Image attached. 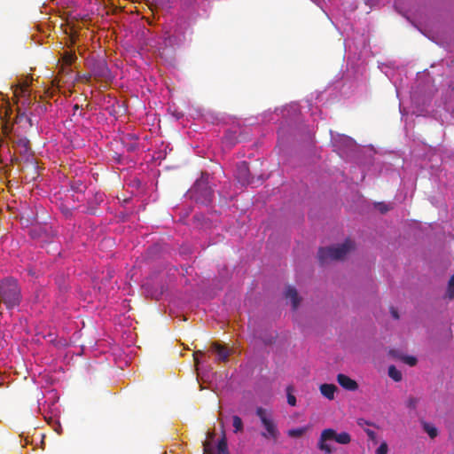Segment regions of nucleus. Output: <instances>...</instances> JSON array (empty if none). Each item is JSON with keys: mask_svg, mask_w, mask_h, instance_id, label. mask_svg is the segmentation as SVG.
Segmentation results:
<instances>
[{"mask_svg": "<svg viewBox=\"0 0 454 454\" xmlns=\"http://www.w3.org/2000/svg\"><path fill=\"white\" fill-rule=\"evenodd\" d=\"M217 454H229L227 441L225 436H223L217 444Z\"/></svg>", "mask_w": 454, "mask_h": 454, "instance_id": "nucleus-17", "label": "nucleus"}, {"mask_svg": "<svg viewBox=\"0 0 454 454\" xmlns=\"http://www.w3.org/2000/svg\"><path fill=\"white\" fill-rule=\"evenodd\" d=\"M390 313L395 319H396V320L399 319V313L395 308L391 307Z\"/></svg>", "mask_w": 454, "mask_h": 454, "instance_id": "nucleus-29", "label": "nucleus"}, {"mask_svg": "<svg viewBox=\"0 0 454 454\" xmlns=\"http://www.w3.org/2000/svg\"><path fill=\"white\" fill-rule=\"evenodd\" d=\"M108 72V69L105 67L104 69L102 70V76H105V73Z\"/></svg>", "mask_w": 454, "mask_h": 454, "instance_id": "nucleus-32", "label": "nucleus"}, {"mask_svg": "<svg viewBox=\"0 0 454 454\" xmlns=\"http://www.w3.org/2000/svg\"><path fill=\"white\" fill-rule=\"evenodd\" d=\"M388 446L386 442H382L375 450V454H387Z\"/></svg>", "mask_w": 454, "mask_h": 454, "instance_id": "nucleus-25", "label": "nucleus"}, {"mask_svg": "<svg viewBox=\"0 0 454 454\" xmlns=\"http://www.w3.org/2000/svg\"><path fill=\"white\" fill-rule=\"evenodd\" d=\"M137 148V144L136 142L130 143L127 145V150L129 152H133Z\"/></svg>", "mask_w": 454, "mask_h": 454, "instance_id": "nucleus-30", "label": "nucleus"}, {"mask_svg": "<svg viewBox=\"0 0 454 454\" xmlns=\"http://www.w3.org/2000/svg\"><path fill=\"white\" fill-rule=\"evenodd\" d=\"M71 188L76 192L82 193L86 190V185L81 180H74L71 184Z\"/></svg>", "mask_w": 454, "mask_h": 454, "instance_id": "nucleus-19", "label": "nucleus"}, {"mask_svg": "<svg viewBox=\"0 0 454 454\" xmlns=\"http://www.w3.org/2000/svg\"><path fill=\"white\" fill-rule=\"evenodd\" d=\"M129 137L133 138V137L130 135H128V137L126 138H129Z\"/></svg>", "mask_w": 454, "mask_h": 454, "instance_id": "nucleus-36", "label": "nucleus"}, {"mask_svg": "<svg viewBox=\"0 0 454 454\" xmlns=\"http://www.w3.org/2000/svg\"><path fill=\"white\" fill-rule=\"evenodd\" d=\"M17 106V122L21 121L23 119H25L30 126H32V121L29 117H27L23 110H25L30 104V95L28 97L22 98L20 100L16 101Z\"/></svg>", "mask_w": 454, "mask_h": 454, "instance_id": "nucleus-7", "label": "nucleus"}, {"mask_svg": "<svg viewBox=\"0 0 454 454\" xmlns=\"http://www.w3.org/2000/svg\"><path fill=\"white\" fill-rule=\"evenodd\" d=\"M404 364L410 366H415L417 364V358L413 356L404 355L403 361Z\"/></svg>", "mask_w": 454, "mask_h": 454, "instance_id": "nucleus-24", "label": "nucleus"}, {"mask_svg": "<svg viewBox=\"0 0 454 454\" xmlns=\"http://www.w3.org/2000/svg\"><path fill=\"white\" fill-rule=\"evenodd\" d=\"M286 299H289L292 303V307L294 310H296L300 305L301 298L297 293V290L291 286H288L285 292Z\"/></svg>", "mask_w": 454, "mask_h": 454, "instance_id": "nucleus-8", "label": "nucleus"}, {"mask_svg": "<svg viewBox=\"0 0 454 454\" xmlns=\"http://www.w3.org/2000/svg\"><path fill=\"white\" fill-rule=\"evenodd\" d=\"M21 300V290L17 280L8 278L0 281V303L11 310L18 307Z\"/></svg>", "mask_w": 454, "mask_h": 454, "instance_id": "nucleus-1", "label": "nucleus"}, {"mask_svg": "<svg viewBox=\"0 0 454 454\" xmlns=\"http://www.w3.org/2000/svg\"><path fill=\"white\" fill-rule=\"evenodd\" d=\"M75 59H76L75 54L71 51H66V52H64V54L62 56V59H63L64 63L67 66L72 65V63L74 61Z\"/></svg>", "mask_w": 454, "mask_h": 454, "instance_id": "nucleus-21", "label": "nucleus"}, {"mask_svg": "<svg viewBox=\"0 0 454 454\" xmlns=\"http://www.w3.org/2000/svg\"><path fill=\"white\" fill-rule=\"evenodd\" d=\"M294 388L292 386H288L286 387V394H287V403L289 405L291 406H295L296 405V398L295 396L292 394Z\"/></svg>", "mask_w": 454, "mask_h": 454, "instance_id": "nucleus-23", "label": "nucleus"}, {"mask_svg": "<svg viewBox=\"0 0 454 454\" xmlns=\"http://www.w3.org/2000/svg\"><path fill=\"white\" fill-rule=\"evenodd\" d=\"M446 296L450 300L454 299V275L449 280Z\"/></svg>", "mask_w": 454, "mask_h": 454, "instance_id": "nucleus-22", "label": "nucleus"}, {"mask_svg": "<svg viewBox=\"0 0 454 454\" xmlns=\"http://www.w3.org/2000/svg\"><path fill=\"white\" fill-rule=\"evenodd\" d=\"M388 376L395 382H399L403 379L402 372L395 365L388 367Z\"/></svg>", "mask_w": 454, "mask_h": 454, "instance_id": "nucleus-15", "label": "nucleus"}, {"mask_svg": "<svg viewBox=\"0 0 454 454\" xmlns=\"http://www.w3.org/2000/svg\"><path fill=\"white\" fill-rule=\"evenodd\" d=\"M321 394L329 400L334 399L337 387L334 384H322L319 387Z\"/></svg>", "mask_w": 454, "mask_h": 454, "instance_id": "nucleus-12", "label": "nucleus"}, {"mask_svg": "<svg viewBox=\"0 0 454 454\" xmlns=\"http://www.w3.org/2000/svg\"><path fill=\"white\" fill-rule=\"evenodd\" d=\"M236 178L242 185L253 184V177L250 176L249 167L246 161H241L237 165Z\"/></svg>", "mask_w": 454, "mask_h": 454, "instance_id": "nucleus-6", "label": "nucleus"}, {"mask_svg": "<svg viewBox=\"0 0 454 454\" xmlns=\"http://www.w3.org/2000/svg\"><path fill=\"white\" fill-rule=\"evenodd\" d=\"M232 425H233L235 433H238V432H240L243 430L242 419L237 415L232 417Z\"/></svg>", "mask_w": 454, "mask_h": 454, "instance_id": "nucleus-20", "label": "nucleus"}, {"mask_svg": "<svg viewBox=\"0 0 454 454\" xmlns=\"http://www.w3.org/2000/svg\"><path fill=\"white\" fill-rule=\"evenodd\" d=\"M264 429L261 435L267 440L277 442L279 437V431L272 414L262 407H258L255 411Z\"/></svg>", "mask_w": 454, "mask_h": 454, "instance_id": "nucleus-4", "label": "nucleus"}, {"mask_svg": "<svg viewBox=\"0 0 454 454\" xmlns=\"http://www.w3.org/2000/svg\"><path fill=\"white\" fill-rule=\"evenodd\" d=\"M373 207L380 214H386L387 212L393 208V207L390 204H387L385 202H376L373 204Z\"/></svg>", "mask_w": 454, "mask_h": 454, "instance_id": "nucleus-18", "label": "nucleus"}, {"mask_svg": "<svg viewBox=\"0 0 454 454\" xmlns=\"http://www.w3.org/2000/svg\"><path fill=\"white\" fill-rule=\"evenodd\" d=\"M203 451H204V454H209L211 453L212 451V447H211V444L207 442H205L203 443Z\"/></svg>", "mask_w": 454, "mask_h": 454, "instance_id": "nucleus-28", "label": "nucleus"}, {"mask_svg": "<svg viewBox=\"0 0 454 454\" xmlns=\"http://www.w3.org/2000/svg\"><path fill=\"white\" fill-rule=\"evenodd\" d=\"M309 430V427H301L297 428H292L287 431V435L292 438H299L302 436Z\"/></svg>", "mask_w": 454, "mask_h": 454, "instance_id": "nucleus-14", "label": "nucleus"}, {"mask_svg": "<svg viewBox=\"0 0 454 454\" xmlns=\"http://www.w3.org/2000/svg\"><path fill=\"white\" fill-rule=\"evenodd\" d=\"M364 431L367 433V434L369 435V429L368 428H364Z\"/></svg>", "mask_w": 454, "mask_h": 454, "instance_id": "nucleus-35", "label": "nucleus"}, {"mask_svg": "<svg viewBox=\"0 0 454 454\" xmlns=\"http://www.w3.org/2000/svg\"><path fill=\"white\" fill-rule=\"evenodd\" d=\"M29 82L27 81L23 83L17 84L13 91V97L16 101L20 100L22 98L29 96Z\"/></svg>", "mask_w": 454, "mask_h": 454, "instance_id": "nucleus-10", "label": "nucleus"}, {"mask_svg": "<svg viewBox=\"0 0 454 454\" xmlns=\"http://www.w3.org/2000/svg\"><path fill=\"white\" fill-rule=\"evenodd\" d=\"M74 110H78V109H79V106H78V105H74Z\"/></svg>", "mask_w": 454, "mask_h": 454, "instance_id": "nucleus-33", "label": "nucleus"}, {"mask_svg": "<svg viewBox=\"0 0 454 454\" xmlns=\"http://www.w3.org/2000/svg\"><path fill=\"white\" fill-rule=\"evenodd\" d=\"M389 355L392 357H394L395 359H397V360H400V361H403V356H404V354H403L401 351L395 350V349H391L389 351Z\"/></svg>", "mask_w": 454, "mask_h": 454, "instance_id": "nucleus-26", "label": "nucleus"}, {"mask_svg": "<svg viewBox=\"0 0 454 454\" xmlns=\"http://www.w3.org/2000/svg\"><path fill=\"white\" fill-rule=\"evenodd\" d=\"M191 192L197 202L204 205L210 204L214 198L212 188L203 177L195 182Z\"/></svg>", "mask_w": 454, "mask_h": 454, "instance_id": "nucleus-5", "label": "nucleus"}, {"mask_svg": "<svg viewBox=\"0 0 454 454\" xmlns=\"http://www.w3.org/2000/svg\"><path fill=\"white\" fill-rule=\"evenodd\" d=\"M338 383L347 390L354 391L358 387L357 383L348 376L340 373L337 376Z\"/></svg>", "mask_w": 454, "mask_h": 454, "instance_id": "nucleus-9", "label": "nucleus"}, {"mask_svg": "<svg viewBox=\"0 0 454 454\" xmlns=\"http://www.w3.org/2000/svg\"><path fill=\"white\" fill-rule=\"evenodd\" d=\"M4 143V139H0V146H2Z\"/></svg>", "mask_w": 454, "mask_h": 454, "instance_id": "nucleus-34", "label": "nucleus"}, {"mask_svg": "<svg viewBox=\"0 0 454 454\" xmlns=\"http://www.w3.org/2000/svg\"><path fill=\"white\" fill-rule=\"evenodd\" d=\"M370 435H371V441H374L375 440V434H374V432L371 431Z\"/></svg>", "mask_w": 454, "mask_h": 454, "instance_id": "nucleus-31", "label": "nucleus"}, {"mask_svg": "<svg viewBox=\"0 0 454 454\" xmlns=\"http://www.w3.org/2000/svg\"><path fill=\"white\" fill-rule=\"evenodd\" d=\"M423 429L427 433L430 438H435L438 434L437 428L430 423L423 422Z\"/></svg>", "mask_w": 454, "mask_h": 454, "instance_id": "nucleus-16", "label": "nucleus"}, {"mask_svg": "<svg viewBox=\"0 0 454 454\" xmlns=\"http://www.w3.org/2000/svg\"><path fill=\"white\" fill-rule=\"evenodd\" d=\"M356 245L353 240L347 239L342 244L320 247L317 257L321 264L327 263L331 261H341L355 250Z\"/></svg>", "mask_w": 454, "mask_h": 454, "instance_id": "nucleus-2", "label": "nucleus"}, {"mask_svg": "<svg viewBox=\"0 0 454 454\" xmlns=\"http://www.w3.org/2000/svg\"><path fill=\"white\" fill-rule=\"evenodd\" d=\"M15 150L20 153L27 155L30 150L29 140L27 137H21L13 141Z\"/></svg>", "mask_w": 454, "mask_h": 454, "instance_id": "nucleus-11", "label": "nucleus"}, {"mask_svg": "<svg viewBox=\"0 0 454 454\" xmlns=\"http://www.w3.org/2000/svg\"><path fill=\"white\" fill-rule=\"evenodd\" d=\"M418 404V399L416 397L411 396L407 400V407L410 409H415Z\"/></svg>", "mask_w": 454, "mask_h": 454, "instance_id": "nucleus-27", "label": "nucleus"}, {"mask_svg": "<svg viewBox=\"0 0 454 454\" xmlns=\"http://www.w3.org/2000/svg\"><path fill=\"white\" fill-rule=\"evenodd\" d=\"M333 441L340 444H348L350 442L351 437L347 432L337 433L333 428H326L321 432L317 446L324 453L332 454L333 450L329 442Z\"/></svg>", "mask_w": 454, "mask_h": 454, "instance_id": "nucleus-3", "label": "nucleus"}, {"mask_svg": "<svg viewBox=\"0 0 454 454\" xmlns=\"http://www.w3.org/2000/svg\"><path fill=\"white\" fill-rule=\"evenodd\" d=\"M213 348L215 350L218 356V360L222 362H226L230 356V351L223 346H221L217 343L213 345Z\"/></svg>", "mask_w": 454, "mask_h": 454, "instance_id": "nucleus-13", "label": "nucleus"}]
</instances>
